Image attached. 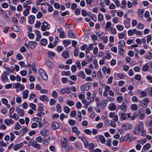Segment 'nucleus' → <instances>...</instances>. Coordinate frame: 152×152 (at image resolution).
<instances>
[{"label":"nucleus","instance_id":"nucleus-29","mask_svg":"<svg viewBox=\"0 0 152 152\" xmlns=\"http://www.w3.org/2000/svg\"><path fill=\"white\" fill-rule=\"evenodd\" d=\"M28 129L27 127H25L20 131V133L21 136H23L28 131Z\"/></svg>","mask_w":152,"mask_h":152},{"label":"nucleus","instance_id":"nucleus-64","mask_svg":"<svg viewBox=\"0 0 152 152\" xmlns=\"http://www.w3.org/2000/svg\"><path fill=\"white\" fill-rule=\"evenodd\" d=\"M148 81L150 83H152V76L150 75H148L146 77Z\"/></svg>","mask_w":152,"mask_h":152},{"label":"nucleus","instance_id":"nucleus-35","mask_svg":"<svg viewBox=\"0 0 152 152\" xmlns=\"http://www.w3.org/2000/svg\"><path fill=\"white\" fill-rule=\"evenodd\" d=\"M48 43L47 40L45 38H43L41 39V44L42 45H47Z\"/></svg>","mask_w":152,"mask_h":152},{"label":"nucleus","instance_id":"nucleus-27","mask_svg":"<svg viewBox=\"0 0 152 152\" xmlns=\"http://www.w3.org/2000/svg\"><path fill=\"white\" fill-rule=\"evenodd\" d=\"M123 128L126 130H129L132 128V126L130 124H126L123 126Z\"/></svg>","mask_w":152,"mask_h":152},{"label":"nucleus","instance_id":"nucleus-21","mask_svg":"<svg viewBox=\"0 0 152 152\" xmlns=\"http://www.w3.org/2000/svg\"><path fill=\"white\" fill-rule=\"evenodd\" d=\"M35 17L33 15H31L29 16V22L30 23L33 24L34 23Z\"/></svg>","mask_w":152,"mask_h":152},{"label":"nucleus","instance_id":"nucleus-6","mask_svg":"<svg viewBox=\"0 0 152 152\" xmlns=\"http://www.w3.org/2000/svg\"><path fill=\"white\" fill-rule=\"evenodd\" d=\"M137 115L141 120L143 119L145 115L144 110L143 109H142L140 110L137 114Z\"/></svg>","mask_w":152,"mask_h":152},{"label":"nucleus","instance_id":"nucleus-13","mask_svg":"<svg viewBox=\"0 0 152 152\" xmlns=\"http://www.w3.org/2000/svg\"><path fill=\"white\" fill-rule=\"evenodd\" d=\"M30 48L31 49H34L37 45V43L35 42L30 41L28 42Z\"/></svg>","mask_w":152,"mask_h":152},{"label":"nucleus","instance_id":"nucleus-3","mask_svg":"<svg viewBox=\"0 0 152 152\" xmlns=\"http://www.w3.org/2000/svg\"><path fill=\"white\" fill-rule=\"evenodd\" d=\"M149 102L148 98L145 97L144 98L142 101H141V106L143 108L147 107Z\"/></svg>","mask_w":152,"mask_h":152},{"label":"nucleus","instance_id":"nucleus-33","mask_svg":"<svg viewBox=\"0 0 152 152\" xmlns=\"http://www.w3.org/2000/svg\"><path fill=\"white\" fill-rule=\"evenodd\" d=\"M107 103V100H102L101 103L100 107L104 108V107L106 106Z\"/></svg>","mask_w":152,"mask_h":152},{"label":"nucleus","instance_id":"nucleus-60","mask_svg":"<svg viewBox=\"0 0 152 152\" xmlns=\"http://www.w3.org/2000/svg\"><path fill=\"white\" fill-rule=\"evenodd\" d=\"M37 141L39 143H41L42 141V138L41 137L39 136L36 138Z\"/></svg>","mask_w":152,"mask_h":152},{"label":"nucleus","instance_id":"nucleus-24","mask_svg":"<svg viewBox=\"0 0 152 152\" xmlns=\"http://www.w3.org/2000/svg\"><path fill=\"white\" fill-rule=\"evenodd\" d=\"M28 93L29 91L28 90L24 91L23 93V97L25 99H26L28 97Z\"/></svg>","mask_w":152,"mask_h":152},{"label":"nucleus","instance_id":"nucleus-52","mask_svg":"<svg viewBox=\"0 0 152 152\" xmlns=\"http://www.w3.org/2000/svg\"><path fill=\"white\" fill-rule=\"evenodd\" d=\"M33 147L39 149L40 148V145L37 143L36 142H34Z\"/></svg>","mask_w":152,"mask_h":152},{"label":"nucleus","instance_id":"nucleus-61","mask_svg":"<svg viewBox=\"0 0 152 152\" xmlns=\"http://www.w3.org/2000/svg\"><path fill=\"white\" fill-rule=\"evenodd\" d=\"M56 108L57 109V111L59 113L61 112V108L59 104H57L56 105Z\"/></svg>","mask_w":152,"mask_h":152},{"label":"nucleus","instance_id":"nucleus-47","mask_svg":"<svg viewBox=\"0 0 152 152\" xmlns=\"http://www.w3.org/2000/svg\"><path fill=\"white\" fill-rule=\"evenodd\" d=\"M140 96L142 97H145L147 95V93L145 91H142L140 92Z\"/></svg>","mask_w":152,"mask_h":152},{"label":"nucleus","instance_id":"nucleus-44","mask_svg":"<svg viewBox=\"0 0 152 152\" xmlns=\"http://www.w3.org/2000/svg\"><path fill=\"white\" fill-rule=\"evenodd\" d=\"M83 131L86 134L91 135V131L89 129H85Z\"/></svg>","mask_w":152,"mask_h":152},{"label":"nucleus","instance_id":"nucleus-49","mask_svg":"<svg viewBox=\"0 0 152 152\" xmlns=\"http://www.w3.org/2000/svg\"><path fill=\"white\" fill-rule=\"evenodd\" d=\"M111 140L110 138H108L106 141V145L107 146L110 147L111 146Z\"/></svg>","mask_w":152,"mask_h":152},{"label":"nucleus","instance_id":"nucleus-12","mask_svg":"<svg viewBox=\"0 0 152 152\" xmlns=\"http://www.w3.org/2000/svg\"><path fill=\"white\" fill-rule=\"evenodd\" d=\"M4 122L7 126H9L10 124H13L14 123L13 120L11 119H6L4 120Z\"/></svg>","mask_w":152,"mask_h":152},{"label":"nucleus","instance_id":"nucleus-11","mask_svg":"<svg viewBox=\"0 0 152 152\" xmlns=\"http://www.w3.org/2000/svg\"><path fill=\"white\" fill-rule=\"evenodd\" d=\"M71 91L70 89L69 88H63L60 90V92L62 94H64L65 93H69Z\"/></svg>","mask_w":152,"mask_h":152},{"label":"nucleus","instance_id":"nucleus-42","mask_svg":"<svg viewBox=\"0 0 152 152\" xmlns=\"http://www.w3.org/2000/svg\"><path fill=\"white\" fill-rule=\"evenodd\" d=\"M136 28L138 29L142 30L144 28V25L142 23H138Z\"/></svg>","mask_w":152,"mask_h":152},{"label":"nucleus","instance_id":"nucleus-4","mask_svg":"<svg viewBox=\"0 0 152 152\" xmlns=\"http://www.w3.org/2000/svg\"><path fill=\"white\" fill-rule=\"evenodd\" d=\"M141 124L137 125L133 131V133L135 135L138 134L140 132V128L141 127Z\"/></svg>","mask_w":152,"mask_h":152},{"label":"nucleus","instance_id":"nucleus-20","mask_svg":"<svg viewBox=\"0 0 152 152\" xmlns=\"http://www.w3.org/2000/svg\"><path fill=\"white\" fill-rule=\"evenodd\" d=\"M72 132L74 133H75L77 135H78L80 133V132L78 130L77 128L75 126L72 127Z\"/></svg>","mask_w":152,"mask_h":152},{"label":"nucleus","instance_id":"nucleus-55","mask_svg":"<svg viewBox=\"0 0 152 152\" xmlns=\"http://www.w3.org/2000/svg\"><path fill=\"white\" fill-rule=\"evenodd\" d=\"M69 124L71 126H73L75 124V122L73 120L70 119L69 121Z\"/></svg>","mask_w":152,"mask_h":152},{"label":"nucleus","instance_id":"nucleus-50","mask_svg":"<svg viewBox=\"0 0 152 152\" xmlns=\"http://www.w3.org/2000/svg\"><path fill=\"white\" fill-rule=\"evenodd\" d=\"M131 109L133 110H136L137 109V107L136 104H132L131 107Z\"/></svg>","mask_w":152,"mask_h":152},{"label":"nucleus","instance_id":"nucleus-7","mask_svg":"<svg viewBox=\"0 0 152 152\" xmlns=\"http://www.w3.org/2000/svg\"><path fill=\"white\" fill-rule=\"evenodd\" d=\"M17 113L20 116H23L24 115V111L22 109H20L18 107H17L16 108Z\"/></svg>","mask_w":152,"mask_h":152},{"label":"nucleus","instance_id":"nucleus-46","mask_svg":"<svg viewBox=\"0 0 152 152\" xmlns=\"http://www.w3.org/2000/svg\"><path fill=\"white\" fill-rule=\"evenodd\" d=\"M85 71L86 74L87 75H90L92 73V71L89 69L85 68Z\"/></svg>","mask_w":152,"mask_h":152},{"label":"nucleus","instance_id":"nucleus-31","mask_svg":"<svg viewBox=\"0 0 152 152\" xmlns=\"http://www.w3.org/2000/svg\"><path fill=\"white\" fill-rule=\"evenodd\" d=\"M99 139L102 143H105L106 140L103 136L102 135H100L99 137Z\"/></svg>","mask_w":152,"mask_h":152},{"label":"nucleus","instance_id":"nucleus-54","mask_svg":"<svg viewBox=\"0 0 152 152\" xmlns=\"http://www.w3.org/2000/svg\"><path fill=\"white\" fill-rule=\"evenodd\" d=\"M46 64L49 68H52L53 64L50 61H47L46 62Z\"/></svg>","mask_w":152,"mask_h":152},{"label":"nucleus","instance_id":"nucleus-25","mask_svg":"<svg viewBox=\"0 0 152 152\" xmlns=\"http://www.w3.org/2000/svg\"><path fill=\"white\" fill-rule=\"evenodd\" d=\"M23 146V144L22 143L16 145H15L14 147V150L15 151H17L18 148H20Z\"/></svg>","mask_w":152,"mask_h":152},{"label":"nucleus","instance_id":"nucleus-56","mask_svg":"<svg viewBox=\"0 0 152 152\" xmlns=\"http://www.w3.org/2000/svg\"><path fill=\"white\" fill-rule=\"evenodd\" d=\"M16 58L17 59L20 60L23 58V57L21 54L19 53L17 55Z\"/></svg>","mask_w":152,"mask_h":152},{"label":"nucleus","instance_id":"nucleus-57","mask_svg":"<svg viewBox=\"0 0 152 152\" xmlns=\"http://www.w3.org/2000/svg\"><path fill=\"white\" fill-rule=\"evenodd\" d=\"M48 53L49 57L51 58H53L55 55V53L52 52H49Z\"/></svg>","mask_w":152,"mask_h":152},{"label":"nucleus","instance_id":"nucleus-9","mask_svg":"<svg viewBox=\"0 0 152 152\" xmlns=\"http://www.w3.org/2000/svg\"><path fill=\"white\" fill-rule=\"evenodd\" d=\"M120 108L121 110L124 112H126L127 110V105L124 102H123Z\"/></svg>","mask_w":152,"mask_h":152},{"label":"nucleus","instance_id":"nucleus-5","mask_svg":"<svg viewBox=\"0 0 152 152\" xmlns=\"http://www.w3.org/2000/svg\"><path fill=\"white\" fill-rule=\"evenodd\" d=\"M9 75L8 72H4L1 75V79L3 81H6L7 80L8 77L7 75Z\"/></svg>","mask_w":152,"mask_h":152},{"label":"nucleus","instance_id":"nucleus-23","mask_svg":"<svg viewBox=\"0 0 152 152\" xmlns=\"http://www.w3.org/2000/svg\"><path fill=\"white\" fill-rule=\"evenodd\" d=\"M141 127L140 128V130H141V133H142L141 136H144L145 135V132L144 129L143 127V124L142 122L141 123Z\"/></svg>","mask_w":152,"mask_h":152},{"label":"nucleus","instance_id":"nucleus-51","mask_svg":"<svg viewBox=\"0 0 152 152\" xmlns=\"http://www.w3.org/2000/svg\"><path fill=\"white\" fill-rule=\"evenodd\" d=\"M28 36L29 38L31 39H33L34 38V35L33 33H32L28 32Z\"/></svg>","mask_w":152,"mask_h":152},{"label":"nucleus","instance_id":"nucleus-26","mask_svg":"<svg viewBox=\"0 0 152 152\" xmlns=\"http://www.w3.org/2000/svg\"><path fill=\"white\" fill-rule=\"evenodd\" d=\"M111 24L110 22H107L106 25L104 28L107 31H109L111 27Z\"/></svg>","mask_w":152,"mask_h":152},{"label":"nucleus","instance_id":"nucleus-38","mask_svg":"<svg viewBox=\"0 0 152 152\" xmlns=\"http://www.w3.org/2000/svg\"><path fill=\"white\" fill-rule=\"evenodd\" d=\"M90 88V86H81L80 87V89L83 91H88Z\"/></svg>","mask_w":152,"mask_h":152},{"label":"nucleus","instance_id":"nucleus-34","mask_svg":"<svg viewBox=\"0 0 152 152\" xmlns=\"http://www.w3.org/2000/svg\"><path fill=\"white\" fill-rule=\"evenodd\" d=\"M40 99L42 101H48V97L46 95H43L40 97Z\"/></svg>","mask_w":152,"mask_h":152},{"label":"nucleus","instance_id":"nucleus-45","mask_svg":"<svg viewBox=\"0 0 152 152\" xmlns=\"http://www.w3.org/2000/svg\"><path fill=\"white\" fill-rule=\"evenodd\" d=\"M89 16L94 21H96V18L95 15L93 14H90Z\"/></svg>","mask_w":152,"mask_h":152},{"label":"nucleus","instance_id":"nucleus-40","mask_svg":"<svg viewBox=\"0 0 152 152\" xmlns=\"http://www.w3.org/2000/svg\"><path fill=\"white\" fill-rule=\"evenodd\" d=\"M105 56L107 59H109L111 58V56L110 53V51L109 50H107L106 52Z\"/></svg>","mask_w":152,"mask_h":152},{"label":"nucleus","instance_id":"nucleus-32","mask_svg":"<svg viewBox=\"0 0 152 152\" xmlns=\"http://www.w3.org/2000/svg\"><path fill=\"white\" fill-rule=\"evenodd\" d=\"M68 35L69 37L71 38H74L75 37V34H74L72 31L70 30H69L68 31Z\"/></svg>","mask_w":152,"mask_h":152},{"label":"nucleus","instance_id":"nucleus-30","mask_svg":"<svg viewBox=\"0 0 152 152\" xmlns=\"http://www.w3.org/2000/svg\"><path fill=\"white\" fill-rule=\"evenodd\" d=\"M62 56L65 58H66L69 57V54L68 51H64L62 54Z\"/></svg>","mask_w":152,"mask_h":152},{"label":"nucleus","instance_id":"nucleus-43","mask_svg":"<svg viewBox=\"0 0 152 152\" xmlns=\"http://www.w3.org/2000/svg\"><path fill=\"white\" fill-rule=\"evenodd\" d=\"M63 43L65 47H67L71 43L68 40H64L63 41Z\"/></svg>","mask_w":152,"mask_h":152},{"label":"nucleus","instance_id":"nucleus-16","mask_svg":"<svg viewBox=\"0 0 152 152\" xmlns=\"http://www.w3.org/2000/svg\"><path fill=\"white\" fill-rule=\"evenodd\" d=\"M116 106L114 103H111L108 106V108L111 111H113L115 110Z\"/></svg>","mask_w":152,"mask_h":152},{"label":"nucleus","instance_id":"nucleus-14","mask_svg":"<svg viewBox=\"0 0 152 152\" xmlns=\"http://www.w3.org/2000/svg\"><path fill=\"white\" fill-rule=\"evenodd\" d=\"M59 125L55 121H53L52 123V128L53 130H56L59 128Z\"/></svg>","mask_w":152,"mask_h":152},{"label":"nucleus","instance_id":"nucleus-59","mask_svg":"<svg viewBox=\"0 0 152 152\" xmlns=\"http://www.w3.org/2000/svg\"><path fill=\"white\" fill-rule=\"evenodd\" d=\"M64 112L66 113H68L70 111V108L67 106H65L64 108Z\"/></svg>","mask_w":152,"mask_h":152},{"label":"nucleus","instance_id":"nucleus-62","mask_svg":"<svg viewBox=\"0 0 152 152\" xmlns=\"http://www.w3.org/2000/svg\"><path fill=\"white\" fill-rule=\"evenodd\" d=\"M29 106L33 110H36V106L35 104L33 103H31L29 104Z\"/></svg>","mask_w":152,"mask_h":152},{"label":"nucleus","instance_id":"nucleus-10","mask_svg":"<svg viewBox=\"0 0 152 152\" xmlns=\"http://www.w3.org/2000/svg\"><path fill=\"white\" fill-rule=\"evenodd\" d=\"M124 23L126 28H127L130 26V20L128 18H126L124 21Z\"/></svg>","mask_w":152,"mask_h":152},{"label":"nucleus","instance_id":"nucleus-37","mask_svg":"<svg viewBox=\"0 0 152 152\" xmlns=\"http://www.w3.org/2000/svg\"><path fill=\"white\" fill-rule=\"evenodd\" d=\"M151 147V145L148 143L145 145L143 147L142 150L146 151L148 150Z\"/></svg>","mask_w":152,"mask_h":152},{"label":"nucleus","instance_id":"nucleus-28","mask_svg":"<svg viewBox=\"0 0 152 152\" xmlns=\"http://www.w3.org/2000/svg\"><path fill=\"white\" fill-rule=\"evenodd\" d=\"M144 11L145 10L144 9H138V15L141 17H142Z\"/></svg>","mask_w":152,"mask_h":152},{"label":"nucleus","instance_id":"nucleus-58","mask_svg":"<svg viewBox=\"0 0 152 152\" xmlns=\"http://www.w3.org/2000/svg\"><path fill=\"white\" fill-rule=\"evenodd\" d=\"M146 58L148 59H150L152 58V53L151 52H149L148 55H146Z\"/></svg>","mask_w":152,"mask_h":152},{"label":"nucleus","instance_id":"nucleus-17","mask_svg":"<svg viewBox=\"0 0 152 152\" xmlns=\"http://www.w3.org/2000/svg\"><path fill=\"white\" fill-rule=\"evenodd\" d=\"M86 75L83 71L80 72L77 75V76L83 79H84L86 78Z\"/></svg>","mask_w":152,"mask_h":152},{"label":"nucleus","instance_id":"nucleus-18","mask_svg":"<svg viewBox=\"0 0 152 152\" xmlns=\"http://www.w3.org/2000/svg\"><path fill=\"white\" fill-rule=\"evenodd\" d=\"M81 140L83 142L85 147H88V146L89 143L86 139L84 137H82Z\"/></svg>","mask_w":152,"mask_h":152},{"label":"nucleus","instance_id":"nucleus-48","mask_svg":"<svg viewBox=\"0 0 152 152\" xmlns=\"http://www.w3.org/2000/svg\"><path fill=\"white\" fill-rule=\"evenodd\" d=\"M127 114L125 113H123L121 115V118L123 120H125L126 118Z\"/></svg>","mask_w":152,"mask_h":152},{"label":"nucleus","instance_id":"nucleus-1","mask_svg":"<svg viewBox=\"0 0 152 152\" xmlns=\"http://www.w3.org/2000/svg\"><path fill=\"white\" fill-rule=\"evenodd\" d=\"M38 72L43 80H46L48 79V75L45 72L43 69H39V70Z\"/></svg>","mask_w":152,"mask_h":152},{"label":"nucleus","instance_id":"nucleus-36","mask_svg":"<svg viewBox=\"0 0 152 152\" xmlns=\"http://www.w3.org/2000/svg\"><path fill=\"white\" fill-rule=\"evenodd\" d=\"M116 28L117 29L120 31H122L124 29V26L121 25H117L116 26Z\"/></svg>","mask_w":152,"mask_h":152},{"label":"nucleus","instance_id":"nucleus-39","mask_svg":"<svg viewBox=\"0 0 152 152\" xmlns=\"http://www.w3.org/2000/svg\"><path fill=\"white\" fill-rule=\"evenodd\" d=\"M11 28L12 31L15 32H18L19 31V29L18 27L15 25H13Z\"/></svg>","mask_w":152,"mask_h":152},{"label":"nucleus","instance_id":"nucleus-53","mask_svg":"<svg viewBox=\"0 0 152 152\" xmlns=\"http://www.w3.org/2000/svg\"><path fill=\"white\" fill-rule=\"evenodd\" d=\"M41 24V23L40 21H37L36 23L34 25V27L35 28H38L40 27Z\"/></svg>","mask_w":152,"mask_h":152},{"label":"nucleus","instance_id":"nucleus-2","mask_svg":"<svg viewBox=\"0 0 152 152\" xmlns=\"http://www.w3.org/2000/svg\"><path fill=\"white\" fill-rule=\"evenodd\" d=\"M50 25L46 21H44L41 26V30L42 31H45L48 30L50 28Z\"/></svg>","mask_w":152,"mask_h":152},{"label":"nucleus","instance_id":"nucleus-41","mask_svg":"<svg viewBox=\"0 0 152 152\" xmlns=\"http://www.w3.org/2000/svg\"><path fill=\"white\" fill-rule=\"evenodd\" d=\"M97 76L99 80H100L103 76L101 71H98L97 73Z\"/></svg>","mask_w":152,"mask_h":152},{"label":"nucleus","instance_id":"nucleus-19","mask_svg":"<svg viewBox=\"0 0 152 152\" xmlns=\"http://www.w3.org/2000/svg\"><path fill=\"white\" fill-rule=\"evenodd\" d=\"M35 34L37 36V37L36 40L37 41H38L39 40V39L41 37V35L39 33V31L37 30L35 31Z\"/></svg>","mask_w":152,"mask_h":152},{"label":"nucleus","instance_id":"nucleus-22","mask_svg":"<svg viewBox=\"0 0 152 152\" xmlns=\"http://www.w3.org/2000/svg\"><path fill=\"white\" fill-rule=\"evenodd\" d=\"M126 7V0H123L121 4V8L125 9Z\"/></svg>","mask_w":152,"mask_h":152},{"label":"nucleus","instance_id":"nucleus-15","mask_svg":"<svg viewBox=\"0 0 152 152\" xmlns=\"http://www.w3.org/2000/svg\"><path fill=\"white\" fill-rule=\"evenodd\" d=\"M41 134L42 135H46L48 134L49 133L48 130L45 129H43L40 132Z\"/></svg>","mask_w":152,"mask_h":152},{"label":"nucleus","instance_id":"nucleus-63","mask_svg":"<svg viewBox=\"0 0 152 152\" xmlns=\"http://www.w3.org/2000/svg\"><path fill=\"white\" fill-rule=\"evenodd\" d=\"M21 127L20 125L19 124L18 122L16 123L15 125V129L17 130L20 129Z\"/></svg>","mask_w":152,"mask_h":152},{"label":"nucleus","instance_id":"nucleus-8","mask_svg":"<svg viewBox=\"0 0 152 152\" xmlns=\"http://www.w3.org/2000/svg\"><path fill=\"white\" fill-rule=\"evenodd\" d=\"M68 139L64 137H63L61 139V145L63 147L65 148L67 145Z\"/></svg>","mask_w":152,"mask_h":152}]
</instances>
